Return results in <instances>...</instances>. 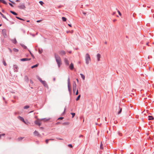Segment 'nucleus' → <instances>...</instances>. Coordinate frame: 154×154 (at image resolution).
Segmentation results:
<instances>
[{"instance_id":"a878e982","label":"nucleus","mask_w":154,"mask_h":154,"mask_svg":"<svg viewBox=\"0 0 154 154\" xmlns=\"http://www.w3.org/2000/svg\"><path fill=\"white\" fill-rule=\"evenodd\" d=\"M43 50L42 49H40V48H38V52L39 54H41Z\"/></svg>"},{"instance_id":"4c0bfd02","label":"nucleus","mask_w":154,"mask_h":154,"mask_svg":"<svg viewBox=\"0 0 154 154\" xmlns=\"http://www.w3.org/2000/svg\"><path fill=\"white\" fill-rule=\"evenodd\" d=\"M71 114L72 116V118H73L75 115V113L71 112Z\"/></svg>"},{"instance_id":"c756f323","label":"nucleus","mask_w":154,"mask_h":154,"mask_svg":"<svg viewBox=\"0 0 154 154\" xmlns=\"http://www.w3.org/2000/svg\"><path fill=\"white\" fill-rule=\"evenodd\" d=\"M16 17L17 19H19V20H23V21H24V20L23 19H22V18H20V17H17V16H16Z\"/></svg>"},{"instance_id":"f704fd0d","label":"nucleus","mask_w":154,"mask_h":154,"mask_svg":"<svg viewBox=\"0 0 154 154\" xmlns=\"http://www.w3.org/2000/svg\"><path fill=\"white\" fill-rule=\"evenodd\" d=\"M29 106L26 105L24 107V109H27L29 108Z\"/></svg>"},{"instance_id":"f257e3e1","label":"nucleus","mask_w":154,"mask_h":154,"mask_svg":"<svg viewBox=\"0 0 154 154\" xmlns=\"http://www.w3.org/2000/svg\"><path fill=\"white\" fill-rule=\"evenodd\" d=\"M54 57L59 68L60 67L62 64L61 59L60 57L57 54H54Z\"/></svg>"},{"instance_id":"a19ab883","label":"nucleus","mask_w":154,"mask_h":154,"mask_svg":"<svg viewBox=\"0 0 154 154\" xmlns=\"http://www.w3.org/2000/svg\"><path fill=\"white\" fill-rule=\"evenodd\" d=\"M64 118L63 117H60L57 119V120H62Z\"/></svg>"},{"instance_id":"49530a36","label":"nucleus","mask_w":154,"mask_h":154,"mask_svg":"<svg viewBox=\"0 0 154 154\" xmlns=\"http://www.w3.org/2000/svg\"><path fill=\"white\" fill-rule=\"evenodd\" d=\"M56 138L57 139L59 140H63V139L61 138H58V137H57Z\"/></svg>"},{"instance_id":"6ab92c4d","label":"nucleus","mask_w":154,"mask_h":154,"mask_svg":"<svg viewBox=\"0 0 154 154\" xmlns=\"http://www.w3.org/2000/svg\"><path fill=\"white\" fill-rule=\"evenodd\" d=\"M0 2L5 5H7V3L4 0H0Z\"/></svg>"},{"instance_id":"774afa93","label":"nucleus","mask_w":154,"mask_h":154,"mask_svg":"<svg viewBox=\"0 0 154 154\" xmlns=\"http://www.w3.org/2000/svg\"><path fill=\"white\" fill-rule=\"evenodd\" d=\"M76 80H77V82H79V79H76Z\"/></svg>"},{"instance_id":"0e129e2a","label":"nucleus","mask_w":154,"mask_h":154,"mask_svg":"<svg viewBox=\"0 0 154 154\" xmlns=\"http://www.w3.org/2000/svg\"><path fill=\"white\" fill-rule=\"evenodd\" d=\"M116 13V12H113L112 13V15H115V14Z\"/></svg>"},{"instance_id":"e2e57ef3","label":"nucleus","mask_w":154,"mask_h":154,"mask_svg":"<svg viewBox=\"0 0 154 154\" xmlns=\"http://www.w3.org/2000/svg\"><path fill=\"white\" fill-rule=\"evenodd\" d=\"M68 25L69 26H70V27H71L72 26L71 25V24H68Z\"/></svg>"},{"instance_id":"bb28decb","label":"nucleus","mask_w":154,"mask_h":154,"mask_svg":"<svg viewBox=\"0 0 154 154\" xmlns=\"http://www.w3.org/2000/svg\"><path fill=\"white\" fill-rule=\"evenodd\" d=\"M13 51L14 52H18V51H19V50H18V49H17L15 48H14L13 49Z\"/></svg>"},{"instance_id":"7c9ffc66","label":"nucleus","mask_w":154,"mask_h":154,"mask_svg":"<svg viewBox=\"0 0 154 154\" xmlns=\"http://www.w3.org/2000/svg\"><path fill=\"white\" fill-rule=\"evenodd\" d=\"M37 79L41 82V83L42 82L43 80H42L40 78L39 76H38Z\"/></svg>"},{"instance_id":"dca6fc26","label":"nucleus","mask_w":154,"mask_h":154,"mask_svg":"<svg viewBox=\"0 0 154 154\" xmlns=\"http://www.w3.org/2000/svg\"><path fill=\"white\" fill-rule=\"evenodd\" d=\"M97 58L98 61H99L100 60V55L99 54H98L97 55Z\"/></svg>"},{"instance_id":"e433bc0d","label":"nucleus","mask_w":154,"mask_h":154,"mask_svg":"<svg viewBox=\"0 0 154 154\" xmlns=\"http://www.w3.org/2000/svg\"><path fill=\"white\" fill-rule=\"evenodd\" d=\"M39 3L41 5H43L44 4V2L42 1H40L39 2Z\"/></svg>"},{"instance_id":"412c9836","label":"nucleus","mask_w":154,"mask_h":154,"mask_svg":"<svg viewBox=\"0 0 154 154\" xmlns=\"http://www.w3.org/2000/svg\"><path fill=\"white\" fill-rule=\"evenodd\" d=\"M148 119L149 120H152L154 119V118L152 116H148Z\"/></svg>"},{"instance_id":"ea45409f","label":"nucleus","mask_w":154,"mask_h":154,"mask_svg":"<svg viewBox=\"0 0 154 154\" xmlns=\"http://www.w3.org/2000/svg\"><path fill=\"white\" fill-rule=\"evenodd\" d=\"M3 63L4 65L5 66H6L7 65V64L5 61H3Z\"/></svg>"},{"instance_id":"ddd939ff","label":"nucleus","mask_w":154,"mask_h":154,"mask_svg":"<svg viewBox=\"0 0 154 154\" xmlns=\"http://www.w3.org/2000/svg\"><path fill=\"white\" fill-rule=\"evenodd\" d=\"M60 54L61 55H63L66 54V52L62 50L60 52Z\"/></svg>"},{"instance_id":"9d476101","label":"nucleus","mask_w":154,"mask_h":154,"mask_svg":"<svg viewBox=\"0 0 154 154\" xmlns=\"http://www.w3.org/2000/svg\"><path fill=\"white\" fill-rule=\"evenodd\" d=\"M64 61L65 62V63L66 65H69V60H68V59L66 58H65L64 59Z\"/></svg>"},{"instance_id":"6e6d98bb","label":"nucleus","mask_w":154,"mask_h":154,"mask_svg":"<svg viewBox=\"0 0 154 154\" xmlns=\"http://www.w3.org/2000/svg\"><path fill=\"white\" fill-rule=\"evenodd\" d=\"M1 135V136H3L5 135V134L4 133V134H2Z\"/></svg>"},{"instance_id":"a211bd4d","label":"nucleus","mask_w":154,"mask_h":154,"mask_svg":"<svg viewBox=\"0 0 154 154\" xmlns=\"http://www.w3.org/2000/svg\"><path fill=\"white\" fill-rule=\"evenodd\" d=\"M119 112H118V114H120L122 112V108L120 107H119Z\"/></svg>"},{"instance_id":"f3484780","label":"nucleus","mask_w":154,"mask_h":154,"mask_svg":"<svg viewBox=\"0 0 154 154\" xmlns=\"http://www.w3.org/2000/svg\"><path fill=\"white\" fill-rule=\"evenodd\" d=\"M11 40L12 41V42L15 44H16L17 42L16 38H14V39H11Z\"/></svg>"},{"instance_id":"7ed1b4c3","label":"nucleus","mask_w":154,"mask_h":154,"mask_svg":"<svg viewBox=\"0 0 154 154\" xmlns=\"http://www.w3.org/2000/svg\"><path fill=\"white\" fill-rule=\"evenodd\" d=\"M91 59L90 55L88 54H86L85 55V60L86 64H88L89 63V61Z\"/></svg>"},{"instance_id":"603ef678","label":"nucleus","mask_w":154,"mask_h":154,"mask_svg":"<svg viewBox=\"0 0 154 154\" xmlns=\"http://www.w3.org/2000/svg\"><path fill=\"white\" fill-rule=\"evenodd\" d=\"M78 94V91L77 90L75 94L76 95H77Z\"/></svg>"},{"instance_id":"0eeeda50","label":"nucleus","mask_w":154,"mask_h":154,"mask_svg":"<svg viewBox=\"0 0 154 154\" xmlns=\"http://www.w3.org/2000/svg\"><path fill=\"white\" fill-rule=\"evenodd\" d=\"M14 71L15 72H18V66L16 65H14Z\"/></svg>"},{"instance_id":"5fc2aeb1","label":"nucleus","mask_w":154,"mask_h":154,"mask_svg":"<svg viewBox=\"0 0 154 154\" xmlns=\"http://www.w3.org/2000/svg\"><path fill=\"white\" fill-rule=\"evenodd\" d=\"M62 6H61V5H60V6H58V8H60L61 7H62Z\"/></svg>"},{"instance_id":"69168bd1","label":"nucleus","mask_w":154,"mask_h":154,"mask_svg":"<svg viewBox=\"0 0 154 154\" xmlns=\"http://www.w3.org/2000/svg\"><path fill=\"white\" fill-rule=\"evenodd\" d=\"M20 2L19 0H16V2Z\"/></svg>"},{"instance_id":"f8f14e48","label":"nucleus","mask_w":154,"mask_h":154,"mask_svg":"<svg viewBox=\"0 0 154 154\" xmlns=\"http://www.w3.org/2000/svg\"><path fill=\"white\" fill-rule=\"evenodd\" d=\"M69 68L70 69L72 70H73L74 68V65H73V64L72 63H71L69 66Z\"/></svg>"},{"instance_id":"338daca9","label":"nucleus","mask_w":154,"mask_h":154,"mask_svg":"<svg viewBox=\"0 0 154 154\" xmlns=\"http://www.w3.org/2000/svg\"><path fill=\"white\" fill-rule=\"evenodd\" d=\"M116 20V19H114V20H113V22H115Z\"/></svg>"},{"instance_id":"680f3d73","label":"nucleus","mask_w":154,"mask_h":154,"mask_svg":"<svg viewBox=\"0 0 154 154\" xmlns=\"http://www.w3.org/2000/svg\"><path fill=\"white\" fill-rule=\"evenodd\" d=\"M2 11L3 13H4L5 12V11L3 9L2 10Z\"/></svg>"},{"instance_id":"393cba45","label":"nucleus","mask_w":154,"mask_h":154,"mask_svg":"<svg viewBox=\"0 0 154 154\" xmlns=\"http://www.w3.org/2000/svg\"><path fill=\"white\" fill-rule=\"evenodd\" d=\"M38 66V64H36L34 65H33V66H32V67H31V68L32 69H33L34 68H35V67H37Z\"/></svg>"},{"instance_id":"58836bf2","label":"nucleus","mask_w":154,"mask_h":154,"mask_svg":"<svg viewBox=\"0 0 154 154\" xmlns=\"http://www.w3.org/2000/svg\"><path fill=\"white\" fill-rule=\"evenodd\" d=\"M73 88V92H74V93L76 91V88H75H75Z\"/></svg>"},{"instance_id":"20e7f679","label":"nucleus","mask_w":154,"mask_h":154,"mask_svg":"<svg viewBox=\"0 0 154 154\" xmlns=\"http://www.w3.org/2000/svg\"><path fill=\"white\" fill-rule=\"evenodd\" d=\"M68 91L70 93H71V90L70 88V79L69 77H68Z\"/></svg>"},{"instance_id":"cd10ccee","label":"nucleus","mask_w":154,"mask_h":154,"mask_svg":"<svg viewBox=\"0 0 154 154\" xmlns=\"http://www.w3.org/2000/svg\"><path fill=\"white\" fill-rule=\"evenodd\" d=\"M76 88V85L75 83V82H74V83H73V88Z\"/></svg>"},{"instance_id":"a18cd8bd","label":"nucleus","mask_w":154,"mask_h":154,"mask_svg":"<svg viewBox=\"0 0 154 154\" xmlns=\"http://www.w3.org/2000/svg\"><path fill=\"white\" fill-rule=\"evenodd\" d=\"M49 141V140L48 139H47L46 140H45V142L47 144L48 143V141Z\"/></svg>"},{"instance_id":"13d9d810","label":"nucleus","mask_w":154,"mask_h":154,"mask_svg":"<svg viewBox=\"0 0 154 154\" xmlns=\"http://www.w3.org/2000/svg\"><path fill=\"white\" fill-rule=\"evenodd\" d=\"M41 21H42V20H37L36 22L37 23H39V22H41Z\"/></svg>"},{"instance_id":"09e8293b","label":"nucleus","mask_w":154,"mask_h":154,"mask_svg":"<svg viewBox=\"0 0 154 154\" xmlns=\"http://www.w3.org/2000/svg\"><path fill=\"white\" fill-rule=\"evenodd\" d=\"M9 2H11L12 4H15V3H14V2L12 1H11V0H9Z\"/></svg>"},{"instance_id":"c85d7f7f","label":"nucleus","mask_w":154,"mask_h":154,"mask_svg":"<svg viewBox=\"0 0 154 154\" xmlns=\"http://www.w3.org/2000/svg\"><path fill=\"white\" fill-rule=\"evenodd\" d=\"M62 20L63 21H66V17H62Z\"/></svg>"},{"instance_id":"37998d69","label":"nucleus","mask_w":154,"mask_h":154,"mask_svg":"<svg viewBox=\"0 0 154 154\" xmlns=\"http://www.w3.org/2000/svg\"><path fill=\"white\" fill-rule=\"evenodd\" d=\"M25 79L26 80H27L28 81V78L27 76H25Z\"/></svg>"},{"instance_id":"aec40b11","label":"nucleus","mask_w":154,"mask_h":154,"mask_svg":"<svg viewBox=\"0 0 154 154\" xmlns=\"http://www.w3.org/2000/svg\"><path fill=\"white\" fill-rule=\"evenodd\" d=\"M10 12H11V13H12V14H13L14 15H17V14L15 12H14V11H10Z\"/></svg>"},{"instance_id":"4468645a","label":"nucleus","mask_w":154,"mask_h":154,"mask_svg":"<svg viewBox=\"0 0 154 154\" xmlns=\"http://www.w3.org/2000/svg\"><path fill=\"white\" fill-rule=\"evenodd\" d=\"M0 14L2 17L4 18L8 21L9 20H8L1 12H0Z\"/></svg>"},{"instance_id":"8fccbe9b","label":"nucleus","mask_w":154,"mask_h":154,"mask_svg":"<svg viewBox=\"0 0 154 154\" xmlns=\"http://www.w3.org/2000/svg\"><path fill=\"white\" fill-rule=\"evenodd\" d=\"M8 49L9 50V51L11 53L12 52V50L10 48H8Z\"/></svg>"},{"instance_id":"4d7b16f0","label":"nucleus","mask_w":154,"mask_h":154,"mask_svg":"<svg viewBox=\"0 0 154 154\" xmlns=\"http://www.w3.org/2000/svg\"><path fill=\"white\" fill-rule=\"evenodd\" d=\"M82 13H83V14H84V15H86V13L85 12H83V11L82 12Z\"/></svg>"},{"instance_id":"c03bdc74","label":"nucleus","mask_w":154,"mask_h":154,"mask_svg":"<svg viewBox=\"0 0 154 154\" xmlns=\"http://www.w3.org/2000/svg\"><path fill=\"white\" fill-rule=\"evenodd\" d=\"M8 4L11 7H14L13 5L11 3L9 2Z\"/></svg>"},{"instance_id":"052dcab7","label":"nucleus","mask_w":154,"mask_h":154,"mask_svg":"<svg viewBox=\"0 0 154 154\" xmlns=\"http://www.w3.org/2000/svg\"><path fill=\"white\" fill-rule=\"evenodd\" d=\"M83 136L82 135H79V137H83Z\"/></svg>"},{"instance_id":"bf43d9fd","label":"nucleus","mask_w":154,"mask_h":154,"mask_svg":"<svg viewBox=\"0 0 154 154\" xmlns=\"http://www.w3.org/2000/svg\"><path fill=\"white\" fill-rule=\"evenodd\" d=\"M49 140H54L53 139H50Z\"/></svg>"},{"instance_id":"423d86ee","label":"nucleus","mask_w":154,"mask_h":154,"mask_svg":"<svg viewBox=\"0 0 154 154\" xmlns=\"http://www.w3.org/2000/svg\"><path fill=\"white\" fill-rule=\"evenodd\" d=\"M2 32L4 37H6L7 36L6 30V29H3L2 30Z\"/></svg>"},{"instance_id":"473e14b6","label":"nucleus","mask_w":154,"mask_h":154,"mask_svg":"<svg viewBox=\"0 0 154 154\" xmlns=\"http://www.w3.org/2000/svg\"><path fill=\"white\" fill-rule=\"evenodd\" d=\"M23 138H24L23 137H20L18 138L17 139L18 140V141H20L21 140H22Z\"/></svg>"},{"instance_id":"72a5a7b5","label":"nucleus","mask_w":154,"mask_h":154,"mask_svg":"<svg viewBox=\"0 0 154 154\" xmlns=\"http://www.w3.org/2000/svg\"><path fill=\"white\" fill-rule=\"evenodd\" d=\"M100 149H103V145L102 144V143L101 142L100 145Z\"/></svg>"},{"instance_id":"b1692460","label":"nucleus","mask_w":154,"mask_h":154,"mask_svg":"<svg viewBox=\"0 0 154 154\" xmlns=\"http://www.w3.org/2000/svg\"><path fill=\"white\" fill-rule=\"evenodd\" d=\"M20 45H21V46L22 47H23L24 48V49H26L27 48L26 46H25V45H24L22 44H21Z\"/></svg>"},{"instance_id":"39448f33","label":"nucleus","mask_w":154,"mask_h":154,"mask_svg":"<svg viewBox=\"0 0 154 154\" xmlns=\"http://www.w3.org/2000/svg\"><path fill=\"white\" fill-rule=\"evenodd\" d=\"M18 7L20 9H24L26 7L24 3H22L20 4L18 6Z\"/></svg>"},{"instance_id":"2eb2a0df","label":"nucleus","mask_w":154,"mask_h":154,"mask_svg":"<svg viewBox=\"0 0 154 154\" xmlns=\"http://www.w3.org/2000/svg\"><path fill=\"white\" fill-rule=\"evenodd\" d=\"M34 134L35 135L37 136H39L40 135L38 132L36 131H35L34 132Z\"/></svg>"},{"instance_id":"f03ea898","label":"nucleus","mask_w":154,"mask_h":154,"mask_svg":"<svg viewBox=\"0 0 154 154\" xmlns=\"http://www.w3.org/2000/svg\"><path fill=\"white\" fill-rule=\"evenodd\" d=\"M49 120V119H47L46 118L42 119H38L37 120L35 121L34 123H35V124L39 126H40L41 125V123L40 122V121H41L43 120H44L45 121H48Z\"/></svg>"},{"instance_id":"9b49d317","label":"nucleus","mask_w":154,"mask_h":154,"mask_svg":"<svg viewBox=\"0 0 154 154\" xmlns=\"http://www.w3.org/2000/svg\"><path fill=\"white\" fill-rule=\"evenodd\" d=\"M31 60L30 58H24L21 59H20V60L22 61H27V60Z\"/></svg>"},{"instance_id":"c9c22d12","label":"nucleus","mask_w":154,"mask_h":154,"mask_svg":"<svg viewBox=\"0 0 154 154\" xmlns=\"http://www.w3.org/2000/svg\"><path fill=\"white\" fill-rule=\"evenodd\" d=\"M80 97H81V95H79L78 96V97H77V98H76V100L77 101L79 99H80Z\"/></svg>"},{"instance_id":"1a4fd4ad","label":"nucleus","mask_w":154,"mask_h":154,"mask_svg":"<svg viewBox=\"0 0 154 154\" xmlns=\"http://www.w3.org/2000/svg\"><path fill=\"white\" fill-rule=\"evenodd\" d=\"M17 118L19 119H20V120L23 122L24 123L26 124V122H25L24 119L23 117L19 116H18Z\"/></svg>"},{"instance_id":"2f4dec72","label":"nucleus","mask_w":154,"mask_h":154,"mask_svg":"<svg viewBox=\"0 0 154 154\" xmlns=\"http://www.w3.org/2000/svg\"><path fill=\"white\" fill-rule=\"evenodd\" d=\"M37 79L41 82V83L42 82L43 80H42L40 78L39 76H38Z\"/></svg>"},{"instance_id":"79ce46f5","label":"nucleus","mask_w":154,"mask_h":154,"mask_svg":"<svg viewBox=\"0 0 154 154\" xmlns=\"http://www.w3.org/2000/svg\"><path fill=\"white\" fill-rule=\"evenodd\" d=\"M68 146L70 148H72V146L71 144H68Z\"/></svg>"},{"instance_id":"6e6552de","label":"nucleus","mask_w":154,"mask_h":154,"mask_svg":"<svg viewBox=\"0 0 154 154\" xmlns=\"http://www.w3.org/2000/svg\"><path fill=\"white\" fill-rule=\"evenodd\" d=\"M41 83L44 85V86L46 88H48V85L46 83V81H43Z\"/></svg>"},{"instance_id":"5701e85b","label":"nucleus","mask_w":154,"mask_h":154,"mask_svg":"<svg viewBox=\"0 0 154 154\" xmlns=\"http://www.w3.org/2000/svg\"><path fill=\"white\" fill-rule=\"evenodd\" d=\"M80 75H81V78L83 80H84L85 79V76L82 74H80Z\"/></svg>"},{"instance_id":"4be33fe9","label":"nucleus","mask_w":154,"mask_h":154,"mask_svg":"<svg viewBox=\"0 0 154 154\" xmlns=\"http://www.w3.org/2000/svg\"><path fill=\"white\" fill-rule=\"evenodd\" d=\"M62 124L63 125H69V122H65L63 123Z\"/></svg>"},{"instance_id":"de8ad7c7","label":"nucleus","mask_w":154,"mask_h":154,"mask_svg":"<svg viewBox=\"0 0 154 154\" xmlns=\"http://www.w3.org/2000/svg\"><path fill=\"white\" fill-rule=\"evenodd\" d=\"M29 53H30V54L32 56V57H34V56L33 55V54L31 53V52L30 51H29Z\"/></svg>"},{"instance_id":"864d4df0","label":"nucleus","mask_w":154,"mask_h":154,"mask_svg":"<svg viewBox=\"0 0 154 154\" xmlns=\"http://www.w3.org/2000/svg\"><path fill=\"white\" fill-rule=\"evenodd\" d=\"M60 124V122H57V123H56V125H58V124Z\"/></svg>"},{"instance_id":"3c124183","label":"nucleus","mask_w":154,"mask_h":154,"mask_svg":"<svg viewBox=\"0 0 154 154\" xmlns=\"http://www.w3.org/2000/svg\"><path fill=\"white\" fill-rule=\"evenodd\" d=\"M118 13H119V14L120 15H121V12L119 10L118 11Z\"/></svg>"}]
</instances>
